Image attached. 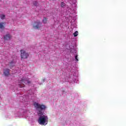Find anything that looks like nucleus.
<instances>
[{
	"label": "nucleus",
	"instance_id": "1",
	"mask_svg": "<svg viewBox=\"0 0 126 126\" xmlns=\"http://www.w3.org/2000/svg\"><path fill=\"white\" fill-rule=\"evenodd\" d=\"M34 105L35 106V108H36V110L38 111L37 114L38 116H40V117L38 119L39 124L46 126L47 124L46 123H48L49 118H48V116L43 115V112H42V111H45V110H46V105L40 104L36 102L34 103Z\"/></svg>",
	"mask_w": 126,
	"mask_h": 126
},
{
	"label": "nucleus",
	"instance_id": "2",
	"mask_svg": "<svg viewBox=\"0 0 126 126\" xmlns=\"http://www.w3.org/2000/svg\"><path fill=\"white\" fill-rule=\"evenodd\" d=\"M20 52L21 59H22L23 60H25L27 59L28 57H29V54L28 53H27L24 50H21Z\"/></svg>",
	"mask_w": 126,
	"mask_h": 126
},
{
	"label": "nucleus",
	"instance_id": "3",
	"mask_svg": "<svg viewBox=\"0 0 126 126\" xmlns=\"http://www.w3.org/2000/svg\"><path fill=\"white\" fill-rule=\"evenodd\" d=\"M42 26V23L40 22L39 21H36L34 22L33 26V28L34 29H39V28H41V27Z\"/></svg>",
	"mask_w": 126,
	"mask_h": 126
},
{
	"label": "nucleus",
	"instance_id": "4",
	"mask_svg": "<svg viewBox=\"0 0 126 126\" xmlns=\"http://www.w3.org/2000/svg\"><path fill=\"white\" fill-rule=\"evenodd\" d=\"M21 82L23 84L24 86V84H30V83H31V82L28 78L22 79L21 80Z\"/></svg>",
	"mask_w": 126,
	"mask_h": 126
},
{
	"label": "nucleus",
	"instance_id": "5",
	"mask_svg": "<svg viewBox=\"0 0 126 126\" xmlns=\"http://www.w3.org/2000/svg\"><path fill=\"white\" fill-rule=\"evenodd\" d=\"M11 35L9 34H6L4 36V41H9L10 39H11Z\"/></svg>",
	"mask_w": 126,
	"mask_h": 126
},
{
	"label": "nucleus",
	"instance_id": "6",
	"mask_svg": "<svg viewBox=\"0 0 126 126\" xmlns=\"http://www.w3.org/2000/svg\"><path fill=\"white\" fill-rule=\"evenodd\" d=\"M9 69L7 68L5 69L3 71V74H4L5 76H8V75H10V74H9Z\"/></svg>",
	"mask_w": 126,
	"mask_h": 126
},
{
	"label": "nucleus",
	"instance_id": "7",
	"mask_svg": "<svg viewBox=\"0 0 126 126\" xmlns=\"http://www.w3.org/2000/svg\"><path fill=\"white\" fill-rule=\"evenodd\" d=\"M74 37H77L78 35V32L76 31L75 32L73 33Z\"/></svg>",
	"mask_w": 126,
	"mask_h": 126
},
{
	"label": "nucleus",
	"instance_id": "8",
	"mask_svg": "<svg viewBox=\"0 0 126 126\" xmlns=\"http://www.w3.org/2000/svg\"><path fill=\"white\" fill-rule=\"evenodd\" d=\"M47 18H44L43 20V23H44V24H46V23H47Z\"/></svg>",
	"mask_w": 126,
	"mask_h": 126
},
{
	"label": "nucleus",
	"instance_id": "9",
	"mask_svg": "<svg viewBox=\"0 0 126 126\" xmlns=\"http://www.w3.org/2000/svg\"><path fill=\"white\" fill-rule=\"evenodd\" d=\"M5 17V15L3 14L0 15V18H1V19H4Z\"/></svg>",
	"mask_w": 126,
	"mask_h": 126
},
{
	"label": "nucleus",
	"instance_id": "10",
	"mask_svg": "<svg viewBox=\"0 0 126 126\" xmlns=\"http://www.w3.org/2000/svg\"><path fill=\"white\" fill-rule=\"evenodd\" d=\"M3 28V23H1L0 24V29H2Z\"/></svg>",
	"mask_w": 126,
	"mask_h": 126
},
{
	"label": "nucleus",
	"instance_id": "11",
	"mask_svg": "<svg viewBox=\"0 0 126 126\" xmlns=\"http://www.w3.org/2000/svg\"><path fill=\"white\" fill-rule=\"evenodd\" d=\"M33 4L35 5V6H36V5L38 4V2H37V1H33Z\"/></svg>",
	"mask_w": 126,
	"mask_h": 126
},
{
	"label": "nucleus",
	"instance_id": "12",
	"mask_svg": "<svg viewBox=\"0 0 126 126\" xmlns=\"http://www.w3.org/2000/svg\"><path fill=\"white\" fill-rule=\"evenodd\" d=\"M61 6L62 7H63V6H64V3L63 2H61Z\"/></svg>",
	"mask_w": 126,
	"mask_h": 126
},
{
	"label": "nucleus",
	"instance_id": "13",
	"mask_svg": "<svg viewBox=\"0 0 126 126\" xmlns=\"http://www.w3.org/2000/svg\"><path fill=\"white\" fill-rule=\"evenodd\" d=\"M77 58H78L77 55H76V56H75V60H76V61H78V59Z\"/></svg>",
	"mask_w": 126,
	"mask_h": 126
},
{
	"label": "nucleus",
	"instance_id": "14",
	"mask_svg": "<svg viewBox=\"0 0 126 126\" xmlns=\"http://www.w3.org/2000/svg\"><path fill=\"white\" fill-rule=\"evenodd\" d=\"M20 87H22V86H21V85H19Z\"/></svg>",
	"mask_w": 126,
	"mask_h": 126
}]
</instances>
